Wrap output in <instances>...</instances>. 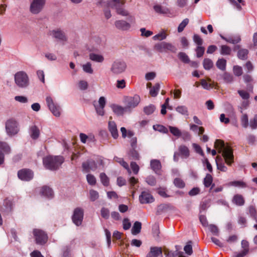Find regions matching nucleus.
<instances>
[{"instance_id": "nucleus-1", "label": "nucleus", "mask_w": 257, "mask_h": 257, "mask_svg": "<svg viewBox=\"0 0 257 257\" xmlns=\"http://www.w3.org/2000/svg\"><path fill=\"white\" fill-rule=\"evenodd\" d=\"M214 147L218 150L219 153H222L225 163L230 166L234 162L233 150L229 146H225L224 142L221 140H216L214 143Z\"/></svg>"}, {"instance_id": "nucleus-2", "label": "nucleus", "mask_w": 257, "mask_h": 257, "mask_svg": "<svg viewBox=\"0 0 257 257\" xmlns=\"http://www.w3.org/2000/svg\"><path fill=\"white\" fill-rule=\"evenodd\" d=\"M64 162L62 156H46L43 159V164L47 169L55 171L57 170Z\"/></svg>"}, {"instance_id": "nucleus-3", "label": "nucleus", "mask_w": 257, "mask_h": 257, "mask_svg": "<svg viewBox=\"0 0 257 257\" xmlns=\"http://www.w3.org/2000/svg\"><path fill=\"white\" fill-rule=\"evenodd\" d=\"M125 0H111L108 3L110 7L115 10L117 14L122 16H129L128 12L124 9Z\"/></svg>"}, {"instance_id": "nucleus-4", "label": "nucleus", "mask_w": 257, "mask_h": 257, "mask_svg": "<svg viewBox=\"0 0 257 257\" xmlns=\"http://www.w3.org/2000/svg\"><path fill=\"white\" fill-rule=\"evenodd\" d=\"M15 82L20 88H25L29 85V78L27 74L21 71L17 72L14 76Z\"/></svg>"}, {"instance_id": "nucleus-5", "label": "nucleus", "mask_w": 257, "mask_h": 257, "mask_svg": "<svg viewBox=\"0 0 257 257\" xmlns=\"http://www.w3.org/2000/svg\"><path fill=\"white\" fill-rule=\"evenodd\" d=\"M97 164L99 165L103 166L104 162L102 159L97 160V163L92 159H88L82 164L83 172L88 173L90 171H94L96 170L98 168Z\"/></svg>"}, {"instance_id": "nucleus-6", "label": "nucleus", "mask_w": 257, "mask_h": 257, "mask_svg": "<svg viewBox=\"0 0 257 257\" xmlns=\"http://www.w3.org/2000/svg\"><path fill=\"white\" fill-rule=\"evenodd\" d=\"M6 130L9 136H14L19 131V124L14 118H10L6 122Z\"/></svg>"}, {"instance_id": "nucleus-7", "label": "nucleus", "mask_w": 257, "mask_h": 257, "mask_svg": "<svg viewBox=\"0 0 257 257\" xmlns=\"http://www.w3.org/2000/svg\"><path fill=\"white\" fill-rule=\"evenodd\" d=\"M154 49L159 52H171L176 53L177 48L172 44L166 42L158 43L154 46Z\"/></svg>"}, {"instance_id": "nucleus-8", "label": "nucleus", "mask_w": 257, "mask_h": 257, "mask_svg": "<svg viewBox=\"0 0 257 257\" xmlns=\"http://www.w3.org/2000/svg\"><path fill=\"white\" fill-rule=\"evenodd\" d=\"M46 0H32L30 5V11L33 14L40 13L43 9Z\"/></svg>"}, {"instance_id": "nucleus-9", "label": "nucleus", "mask_w": 257, "mask_h": 257, "mask_svg": "<svg viewBox=\"0 0 257 257\" xmlns=\"http://www.w3.org/2000/svg\"><path fill=\"white\" fill-rule=\"evenodd\" d=\"M33 234L35 236L37 244L43 245L47 241V234L43 230L39 229H35L33 230Z\"/></svg>"}, {"instance_id": "nucleus-10", "label": "nucleus", "mask_w": 257, "mask_h": 257, "mask_svg": "<svg viewBox=\"0 0 257 257\" xmlns=\"http://www.w3.org/2000/svg\"><path fill=\"white\" fill-rule=\"evenodd\" d=\"M140 97L138 95L134 96H128L125 98V107L128 111L136 107L140 102Z\"/></svg>"}, {"instance_id": "nucleus-11", "label": "nucleus", "mask_w": 257, "mask_h": 257, "mask_svg": "<svg viewBox=\"0 0 257 257\" xmlns=\"http://www.w3.org/2000/svg\"><path fill=\"white\" fill-rule=\"evenodd\" d=\"M47 104L51 111V112L56 117L60 115V107L57 104L55 103L52 98L50 96H47L46 99Z\"/></svg>"}, {"instance_id": "nucleus-12", "label": "nucleus", "mask_w": 257, "mask_h": 257, "mask_svg": "<svg viewBox=\"0 0 257 257\" xmlns=\"http://www.w3.org/2000/svg\"><path fill=\"white\" fill-rule=\"evenodd\" d=\"M83 214L84 212L82 208L77 207L74 209L72 219L76 226H80L82 224Z\"/></svg>"}, {"instance_id": "nucleus-13", "label": "nucleus", "mask_w": 257, "mask_h": 257, "mask_svg": "<svg viewBox=\"0 0 257 257\" xmlns=\"http://www.w3.org/2000/svg\"><path fill=\"white\" fill-rule=\"evenodd\" d=\"M18 178L24 181H29L34 177V172L29 169H22L18 172Z\"/></svg>"}, {"instance_id": "nucleus-14", "label": "nucleus", "mask_w": 257, "mask_h": 257, "mask_svg": "<svg viewBox=\"0 0 257 257\" xmlns=\"http://www.w3.org/2000/svg\"><path fill=\"white\" fill-rule=\"evenodd\" d=\"M126 64L124 62L116 61L113 63L111 71L115 74L123 72L126 68Z\"/></svg>"}, {"instance_id": "nucleus-15", "label": "nucleus", "mask_w": 257, "mask_h": 257, "mask_svg": "<svg viewBox=\"0 0 257 257\" xmlns=\"http://www.w3.org/2000/svg\"><path fill=\"white\" fill-rule=\"evenodd\" d=\"M155 199L149 191H142L139 196V201L141 204H149L153 202Z\"/></svg>"}, {"instance_id": "nucleus-16", "label": "nucleus", "mask_w": 257, "mask_h": 257, "mask_svg": "<svg viewBox=\"0 0 257 257\" xmlns=\"http://www.w3.org/2000/svg\"><path fill=\"white\" fill-rule=\"evenodd\" d=\"M50 35L53 38L63 42H66L67 40V38L65 33L59 29L53 30L50 31Z\"/></svg>"}, {"instance_id": "nucleus-17", "label": "nucleus", "mask_w": 257, "mask_h": 257, "mask_svg": "<svg viewBox=\"0 0 257 257\" xmlns=\"http://www.w3.org/2000/svg\"><path fill=\"white\" fill-rule=\"evenodd\" d=\"M106 104V99L104 97L101 96L98 100V104H94L97 114L103 116L104 114V108Z\"/></svg>"}, {"instance_id": "nucleus-18", "label": "nucleus", "mask_w": 257, "mask_h": 257, "mask_svg": "<svg viewBox=\"0 0 257 257\" xmlns=\"http://www.w3.org/2000/svg\"><path fill=\"white\" fill-rule=\"evenodd\" d=\"M146 257H163L162 249L161 247H151Z\"/></svg>"}, {"instance_id": "nucleus-19", "label": "nucleus", "mask_w": 257, "mask_h": 257, "mask_svg": "<svg viewBox=\"0 0 257 257\" xmlns=\"http://www.w3.org/2000/svg\"><path fill=\"white\" fill-rule=\"evenodd\" d=\"M116 28L121 31H126L130 29L131 24L124 20H117L114 23Z\"/></svg>"}, {"instance_id": "nucleus-20", "label": "nucleus", "mask_w": 257, "mask_h": 257, "mask_svg": "<svg viewBox=\"0 0 257 257\" xmlns=\"http://www.w3.org/2000/svg\"><path fill=\"white\" fill-rule=\"evenodd\" d=\"M108 130L113 139H116L118 137V131L116 123L113 121H109L108 122Z\"/></svg>"}, {"instance_id": "nucleus-21", "label": "nucleus", "mask_w": 257, "mask_h": 257, "mask_svg": "<svg viewBox=\"0 0 257 257\" xmlns=\"http://www.w3.org/2000/svg\"><path fill=\"white\" fill-rule=\"evenodd\" d=\"M40 192L42 195L48 198H52L54 196L52 189L47 186H43Z\"/></svg>"}, {"instance_id": "nucleus-22", "label": "nucleus", "mask_w": 257, "mask_h": 257, "mask_svg": "<svg viewBox=\"0 0 257 257\" xmlns=\"http://www.w3.org/2000/svg\"><path fill=\"white\" fill-rule=\"evenodd\" d=\"M232 202L237 206H243L245 203V200L242 195L235 194L232 198Z\"/></svg>"}, {"instance_id": "nucleus-23", "label": "nucleus", "mask_w": 257, "mask_h": 257, "mask_svg": "<svg viewBox=\"0 0 257 257\" xmlns=\"http://www.w3.org/2000/svg\"><path fill=\"white\" fill-rule=\"evenodd\" d=\"M179 154L183 158H187L190 155V151L188 148L185 145H180L178 148Z\"/></svg>"}, {"instance_id": "nucleus-24", "label": "nucleus", "mask_w": 257, "mask_h": 257, "mask_svg": "<svg viewBox=\"0 0 257 257\" xmlns=\"http://www.w3.org/2000/svg\"><path fill=\"white\" fill-rule=\"evenodd\" d=\"M30 134L33 140H36L40 136V130L36 125H32L30 127Z\"/></svg>"}, {"instance_id": "nucleus-25", "label": "nucleus", "mask_w": 257, "mask_h": 257, "mask_svg": "<svg viewBox=\"0 0 257 257\" xmlns=\"http://www.w3.org/2000/svg\"><path fill=\"white\" fill-rule=\"evenodd\" d=\"M112 108L113 112L118 115H121L125 112L128 111L125 106L123 107L118 105H113L112 106Z\"/></svg>"}, {"instance_id": "nucleus-26", "label": "nucleus", "mask_w": 257, "mask_h": 257, "mask_svg": "<svg viewBox=\"0 0 257 257\" xmlns=\"http://www.w3.org/2000/svg\"><path fill=\"white\" fill-rule=\"evenodd\" d=\"M89 59L94 62L102 63L104 61V57L102 55L90 53L89 55Z\"/></svg>"}, {"instance_id": "nucleus-27", "label": "nucleus", "mask_w": 257, "mask_h": 257, "mask_svg": "<svg viewBox=\"0 0 257 257\" xmlns=\"http://www.w3.org/2000/svg\"><path fill=\"white\" fill-rule=\"evenodd\" d=\"M142 223L139 221H136L133 226L131 231L133 235H137L141 232Z\"/></svg>"}, {"instance_id": "nucleus-28", "label": "nucleus", "mask_w": 257, "mask_h": 257, "mask_svg": "<svg viewBox=\"0 0 257 257\" xmlns=\"http://www.w3.org/2000/svg\"><path fill=\"white\" fill-rule=\"evenodd\" d=\"M137 148H134L131 149L128 153V157L132 160H139L140 159V156L138 152V151L136 150Z\"/></svg>"}, {"instance_id": "nucleus-29", "label": "nucleus", "mask_w": 257, "mask_h": 257, "mask_svg": "<svg viewBox=\"0 0 257 257\" xmlns=\"http://www.w3.org/2000/svg\"><path fill=\"white\" fill-rule=\"evenodd\" d=\"M151 167L155 172L159 171L161 168V164L158 160H152L151 161Z\"/></svg>"}, {"instance_id": "nucleus-30", "label": "nucleus", "mask_w": 257, "mask_h": 257, "mask_svg": "<svg viewBox=\"0 0 257 257\" xmlns=\"http://www.w3.org/2000/svg\"><path fill=\"white\" fill-rule=\"evenodd\" d=\"M216 67L222 71H224L226 69V61L223 58L218 59L216 63Z\"/></svg>"}, {"instance_id": "nucleus-31", "label": "nucleus", "mask_w": 257, "mask_h": 257, "mask_svg": "<svg viewBox=\"0 0 257 257\" xmlns=\"http://www.w3.org/2000/svg\"><path fill=\"white\" fill-rule=\"evenodd\" d=\"M176 250L174 251L170 250L167 248H165L164 250V254L166 257H176L178 254V246H175Z\"/></svg>"}, {"instance_id": "nucleus-32", "label": "nucleus", "mask_w": 257, "mask_h": 257, "mask_svg": "<svg viewBox=\"0 0 257 257\" xmlns=\"http://www.w3.org/2000/svg\"><path fill=\"white\" fill-rule=\"evenodd\" d=\"M114 160L119 163L123 168L126 169L130 174L131 173L128 164L125 162L123 159L118 158L117 157H115L114 158Z\"/></svg>"}, {"instance_id": "nucleus-33", "label": "nucleus", "mask_w": 257, "mask_h": 257, "mask_svg": "<svg viewBox=\"0 0 257 257\" xmlns=\"http://www.w3.org/2000/svg\"><path fill=\"white\" fill-rule=\"evenodd\" d=\"M203 66L205 70H209L213 67V62L209 58H205L203 61Z\"/></svg>"}, {"instance_id": "nucleus-34", "label": "nucleus", "mask_w": 257, "mask_h": 257, "mask_svg": "<svg viewBox=\"0 0 257 257\" xmlns=\"http://www.w3.org/2000/svg\"><path fill=\"white\" fill-rule=\"evenodd\" d=\"M248 51L246 49H239L237 53L238 58L241 60H246L247 58Z\"/></svg>"}, {"instance_id": "nucleus-35", "label": "nucleus", "mask_w": 257, "mask_h": 257, "mask_svg": "<svg viewBox=\"0 0 257 257\" xmlns=\"http://www.w3.org/2000/svg\"><path fill=\"white\" fill-rule=\"evenodd\" d=\"M213 182V178L209 174H207L203 180V184L205 187H209Z\"/></svg>"}, {"instance_id": "nucleus-36", "label": "nucleus", "mask_w": 257, "mask_h": 257, "mask_svg": "<svg viewBox=\"0 0 257 257\" xmlns=\"http://www.w3.org/2000/svg\"><path fill=\"white\" fill-rule=\"evenodd\" d=\"M160 89V84L159 83L155 84V85L150 90V94L152 97H156L158 95Z\"/></svg>"}, {"instance_id": "nucleus-37", "label": "nucleus", "mask_w": 257, "mask_h": 257, "mask_svg": "<svg viewBox=\"0 0 257 257\" xmlns=\"http://www.w3.org/2000/svg\"><path fill=\"white\" fill-rule=\"evenodd\" d=\"M101 183L104 186H108L109 184V180L108 177L104 173H101L99 175Z\"/></svg>"}, {"instance_id": "nucleus-38", "label": "nucleus", "mask_w": 257, "mask_h": 257, "mask_svg": "<svg viewBox=\"0 0 257 257\" xmlns=\"http://www.w3.org/2000/svg\"><path fill=\"white\" fill-rule=\"evenodd\" d=\"M231 52V49L227 45L220 46V54L222 55H229Z\"/></svg>"}, {"instance_id": "nucleus-39", "label": "nucleus", "mask_w": 257, "mask_h": 257, "mask_svg": "<svg viewBox=\"0 0 257 257\" xmlns=\"http://www.w3.org/2000/svg\"><path fill=\"white\" fill-rule=\"evenodd\" d=\"M169 128L170 133L175 137L179 138L181 135V131L177 127L172 126H169Z\"/></svg>"}, {"instance_id": "nucleus-40", "label": "nucleus", "mask_w": 257, "mask_h": 257, "mask_svg": "<svg viewBox=\"0 0 257 257\" xmlns=\"http://www.w3.org/2000/svg\"><path fill=\"white\" fill-rule=\"evenodd\" d=\"M222 78L225 82L227 83H230L233 81V76L231 74L227 72H225Z\"/></svg>"}, {"instance_id": "nucleus-41", "label": "nucleus", "mask_w": 257, "mask_h": 257, "mask_svg": "<svg viewBox=\"0 0 257 257\" xmlns=\"http://www.w3.org/2000/svg\"><path fill=\"white\" fill-rule=\"evenodd\" d=\"M240 40L241 39L239 36H234L227 38L226 42L229 43L235 44L239 43Z\"/></svg>"}, {"instance_id": "nucleus-42", "label": "nucleus", "mask_w": 257, "mask_h": 257, "mask_svg": "<svg viewBox=\"0 0 257 257\" xmlns=\"http://www.w3.org/2000/svg\"><path fill=\"white\" fill-rule=\"evenodd\" d=\"M0 149L6 154H9L11 152V148L10 146L5 142H0Z\"/></svg>"}, {"instance_id": "nucleus-43", "label": "nucleus", "mask_w": 257, "mask_h": 257, "mask_svg": "<svg viewBox=\"0 0 257 257\" xmlns=\"http://www.w3.org/2000/svg\"><path fill=\"white\" fill-rule=\"evenodd\" d=\"M189 21V19L186 18L179 24L178 27V32L179 33H181L184 30V28L188 24Z\"/></svg>"}, {"instance_id": "nucleus-44", "label": "nucleus", "mask_w": 257, "mask_h": 257, "mask_svg": "<svg viewBox=\"0 0 257 257\" xmlns=\"http://www.w3.org/2000/svg\"><path fill=\"white\" fill-rule=\"evenodd\" d=\"M240 121L242 126L246 128L248 125V118L247 114H243L240 118Z\"/></svg>"}, {"instance_id": "nucleus-45", "label": "nucleus", "mask_w": 257, "mask_h": 257, "mask_svg": "<svg viewBox=\"0 0 257 257\" xmlns=\"http://www.w3.org/2000/svg\"><path fill=\"white\" fill-rule=\"evenodd\" d=\"M174 184L175 186L179 188H183L185 186L184 182L181 179L179 178H176L174 179Z\"/></svg>"}, {"instance_id": "nucleus-46", "label": "nucleus", "mask_w": 257, "mask_h": 257, "mask_svg": "<svg viewBox=\"0 0 257 257\" xmlns=\"http://www.w3.org/2000/svg\"><path fill=\"white\" fill-rule=\"evenodd\" d=\"M90 200L93 202L97 200L99 197V194L97 191L91 189L89 191Z\"/></svg>"}, {"instance_id": "nucleus-47", "label": "nucleus", "mask_w": 257, "mask_h": 257, "mask_svg": "<svg viewBox=\"0 0 257 257\" xmlns=\"http://www.w3.org/2000/svg\"><path fill=\"white\" fill-rule=\"evenodd\" d=\"M154 9L156 13L160 14H166L168 11L167 9L163 8L161 6L159 5L154 6Z\"/></svg>"}, {"instance_id": "nucleus-48", "label": "nucleus", "mask_w": 257, "mask_h": 257, "mask_svg": "<svg viewBox=\"0 0 257 257\" xmlns=\"http://www.w3.org/2000/svg\"><path fill=\"white\" fill-rule=\"evenodd\" d=\"M184 250L185 251V253L188 255H190L192 254L193 250L191 241H189L187 242V244L184 247Z\"/></svg>"}, {"instance_id": "nucleus-49", "label": "nucleus", "mask_w": 257, "mask_h": 257, "mask_svg": "<svg viewBox=\"0 0 257 257\" xmlns=\"http://www.w3.org/2000/svg\"><path fill=\"white\" fill-rule=\"evenodd\" d=\"M178 57L181 61L185 63H188L190 62L188 56L184 52L179 53Z\"/></svg>"}, {"instance_id": "nucleus-50", "label": "nucleus", "mask_w": 257, "mask_h": 257, "mask_svg": "<svg viewBox=\"0 0 257 257\" xmlns=\"http://www.w3.org/2000/svg\"><path fill=\"white\" fill-rule=\"evenodd\" d=\"M176 110L178 112H179L183 115H188V109H187V107H186L185 106H183V105L179 106L177 107H176Z\"/></svg>"}, {"instance_id": "nucleus-51", "label": "nucleus", "mask_w": 257, "mask_h": 257, "mask_svg": "<svg viewBox=\"0 0 257 257\" xmlns=\"http://www.w3.org/2000/svg\"><path fill=\"white\" fill-rule=\"evenodd\" d=\"M166 37L167 34L164 31H163L153 36V39L154 40L162 41L165 39Z\"/></svg>"}, {"instance_id": "nucleus-52", "label": "nucleus", "mask_w": 257, "mask_h": 257, "mask_svg": "<svg viewBox=\"0 0 257 257\" xmlns=\"http://www.w3.org/2000/svg\"><path fill=\"white\" fill-rule=\"evenodd\" d=\"M229 185L241 188H243L246 186L245 183L241 181H234L230 182L229 183Z\"/></svg>"}, {"instance_id": "nucleus-53", "label": "nucleus", "mask_w": 257, "mask_h": 257, "mask_svg": "<svg viewBox=\"0 0 257 257\" xmlns=\"http://www.w3.org/2000/svg\"><path fill=\"white\" fill-rule=\"evenodd\" d=\"M100 214L102 218L107 219L109 218L110 212L108 209L102 207L100 210Z\"/></svg>"}, {"instance_id": "nucleus-54", "label": "nucleus", "mask_w": 257, "mask_h": 257, "mask_svg": "<svg viewBox=\"0 0 257 257\" xmlns=\"http://www.w3.org/2000/svg\"><path fill=\"white\" fill-rule=\"evenodd\" d=\"M195 51L196 52L197 57L200 58L203 56L204 53L205 48L202 46H198L195 49Z\"/></svg>"}, {"instance_id": "nucleus-55", "label": "nucleus", "mask_w": 257, "mask_h": 257, "mask_svg": "<svg viewBox=\"0 0 257 257\" xmlns=\"http://www.w3.org/2000/svg\"><path fill=\"white\" fill-rule=\"evenodd\" d=\"M155 110V106L153 104H151L148 106H146L144 108V111L145 113L147 115H149L153 113Z\"/></svg>"}, {"instance_id": "nucleus-56", "label": "nucleus", "mask_w": 257, "mask_h": 257, "mask_svg": "<svg viewBox=\"0 0 257 257\" xmlns=\"http://www.w3.org/2000/svg\"><path fill=\"white\" fill-rule=\"evenodd\" d=\"M87 182L91 185H95L96 182V180L94 176L92 174H88L86 176Z\"/></svg>"}, {"instance_id": "nucleus-57", "label": "nucleus", "mask_w": 257, "mask_h": 257, "mask_svg": "<svg viewBox=\"0 0 257 257\" xmlns=\"http://www.w3.org/2000/svg\"><path fill=\"white\" fill-rule=\"evenodd\" d=\"M83 70L86 73L92 74L93 73V69L91 67V64L90 62H87L82 66Z\"/></svg>"}, {"instance_id": "nucleus-58", "label": "nucleus", "mask_w": 257, "mask_h": 257, "mask_svg": "<svg viewBox=\"0 0 257 257\" xmlns=\"http://www.w3.org/2000/svg\"><path fill=\"white\" fill-rule=\"evenodd\" d=\"M168 206L166 204H161L158 206L156 214L157 215L162 214L168 209Z\"/></svg>"}, {"instance_id": "nucleus-59", "label": "nucleus", "mask_w": 257, "mask_h": 257, "mask_svg": "<svg viewBox=\"0 0 257 257\" xmlns=\"http://www.w3.org/2000/svg\"><path fill=\"white\" fill-rule=\"evenodd\" d=\"M240 97L244 100H247L249 98V94L246 91L243 90H239L237 91Z\"/></svg>"}, {"instance_id": "nucleus-60", "label": "nucleus", "mask_w": 257, "mask_h": 257, "mask_svg": "<svg viewBox=\"0 0 257 257\" xmlns=\"http://www.w3.org/2000/svg\"><path fill=\"white\" fill-rule=\"evenodd\" d=\"M250 126L254 130L257 127V114H255L253 118L250 119Z\"/></svg>"}, {"instance_id": "nucleus-61", "label": "nucleus", "mask_w": 257, "mask_h": 257, "mask_svg": "<svg viewBox=\"0 0 257 257\" xmlns=\"http://www.w3.org/2000/svg\"><path fill=\"white\" fill-rule=\"evenodd\" d=\"M209 230L214 235H218L219 229L217 226L214 224H210L209 226Z\"/></svg>"}, {"instance_id": "nucleus-62", "label": "nucleus", "mask_w": 257, "mask_h": 257, "mask_svg": "<svg viewBox=\"0 0 257 257\" xmlns=\"http://www.w3.org/2000/svg\"><path fill=\"white\" fill-rule=\"evenodd\" d=\"M233 72L235 75L239 76L242 74V68L239 66H234L233 67Z\"/></svg>"}, {"instance_id": "nucleus-63", "label": "nucleus", "mask_w": 257, "mask_h": 257, "mask_svg": "<svg viewBox=\"0 0 257 257\" xmlns=\"http://www.w3.org/2000/svg\"><path fill=\"white\" fill-rule=\"evenodd\" d=\"M131 167L135 174H137L138 173L140 167L136 162H132L131 163Z\"/></svg>"}, {"instance_id": "nucleus-64", "label": "nucleus", "mask_w": 257, "mask_h": 257, "mask_svg": "<svg viewBox=\"0 0 257 257\" xmlns=\"http://www.w3.org/2000/svg\"><path fill=\"white\" fill-rule=\"evenodd\" d=\"M193 41L198 46H202L203 44L202 39L197 34L194 35Z\"/></svg>"}]
</instances>
